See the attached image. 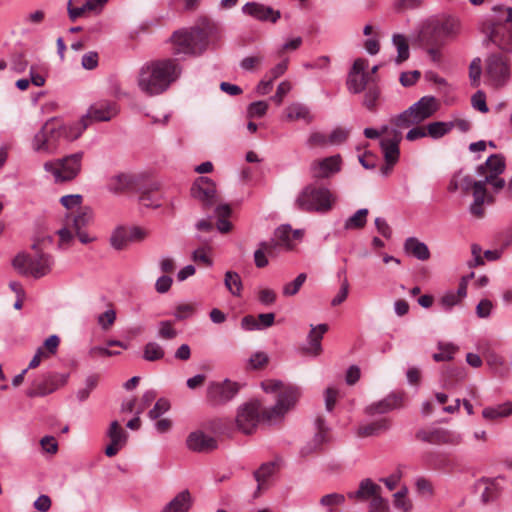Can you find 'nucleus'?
Listing matches in <instances>:
<instances>
[{
	"label": "nucleus",
	"instance_id": "obj_1",
	"mask_svg": "<svg viewBox=\"0 0 512 512\" xmlns=\"http://www.w3.org/2000/svg\"><path fill=\"white\" fill-rule=\"evenodd\" d=\"M182 74V67L173 58H160L146 62L139 70L137 85L148 96L167 91Z\"/></svg>",
	"mask_w": 512,
	"mask_h": 512
},
{
	"label": "nucleus",
	"instance_id": "obj_2",
	"mask_svg": "<svg viewBox=\"0 0 512 512\" xmlns=\"http://www.w3.org/2000/svg\"><path fill=\"white\" fill-rule=\"evenodd\" d=\"M221 38L219 26L207 17H201L190 29L175 31L171 36L173 53L176 55H199L211 41Z\"/></svg>",
	"mask_w": 512,
	"mask_h": 512
},
{
	"label": "nucleus",
	"instance_id": "obj_3",
	"mask_svg": "<svg viewBox=\"0 0 512 512\" xmlns=\"http://www.w3.org/2000/svg\"><path fill=\"white\" fill-rule=\"evenodd\" d=\"M61 204L68 210L77 208L76 212L68 213L65 216L63 227L57 231L59 236L58 246L67 248L71 245L74 235L81 243L88 244L93 241L84 230L92 220V211L88 207H81L82 196L79 194L66 195L60 199Z\"/></svg>",
	"mask_w": 512,
	"mask_h": 512
},
{
	"label": "nucleus",
	"instance_id": "obj_4",
	"mask_svg": "<svg viewBox=\"0 0 512 512\" xmlns=\"http://www.w3.org/2000/svg\"><path fill=\"white\" fill-rule=\"evenodd\" d=\"M53 239L51 236L38 239L32 245V250L35 252L33 256L26 253H19L13 260V266L21 274L31 275L34 278H40L47 275L53 265V257L44 253V249L52 244Z\"/></svg>",
	"mask_w": 512,
	"mask_h": 512
},
{
	"label": "nucleus",
	"instance_id": "obj_5",
	"mask_svg": "<svg viewBox=\"0 0 512 512\" xmlns=\"http://www.w3.org/2000/svg\"><path fill=\"white\" fill-rule=\"evenodd\" d=\"M266 393H278L276 404L263 412V418L268 421H275L284 416L297 402L300 391L296 386L285 385L280 380L269 379L261 383Z\"/></svg>",
	"mask_w": 512,
	"mask_h": 512
},
{
	"label": "nucleus",
	"instance_id": "obj_6",
	"mask_svg": "<svg viewBox=\"0 0 512 512\" xmlns=\"http://www.w3.org/2000/svg\"><path fill=\"white\" fill-rule=\"evenodd\" d=\"M334 194L324 186L309 184L298 194L295 206L305 212L327 213L335 203Z\"/></svg>",
	"mask_w": 512,
	"mask_h": 512
},
{
	"label": "nucleus",
	"instance_id": "obj_7",
	"mask_svg": "<svg viewBox=\"0 0 512 512\" xmlns=\"http://www.w3.org/2000/svg\"><path fill=\"white\" fill-rule=\"evenodd\" d=\"M439 109L438 100L433 96H424L407 110L396 116L392 122L398 128H409L432 117Z\"/></svg>",
	"mask_w": 512,
	"mask_h": 512
},
{
	"label": "nucleus",
	"instance_id": "obj_8",
	"mask_svg": "<svg viewBox=\"0 0 512 512\" xmlns=\"http://www.w3.org/2000/svg\"><path fill=\"white\" fill-rule=\"evenodd\" d=\"M83 155V152H77L56 161H48L44 169L53 174L56 182L71 181L81 171Z\"/></svg>",
	"mask_w": 512,
	"mask_h": 512
},
{
	"label": "nucleus",
	"instance_id": "obj_9",
	"mask_svg": "<svg viewBox=\"0 0 512 512\" xmlns=\"http://www.w3.org/2000/svg\"><path fill=\"white\" fill-rule=\"evenodd\" d=\"M72 134L67 133V128H57L53 123L46 122L38 131L32 141L33 150L36 152L54 153L58 148V140L65 137L69 140Z\"/></svg>",
	"mask_w": 512,
	"mask_h": 512
},
{
	"label": "nucleus",
	"instance_id": "obj_10",
	"mask_svg": "<svg viewBox=\"0 0 512 512\" xmlns=\"http://www.w3.org/2000/svg\"><path fill=\"white\" fill-rule=\"evenodd\" d=\"M265 410L259 400H251L241 405L235 419L237 429L244 434H252L261 421L269 422L263 418Z\"/></svg>",
	"mask_w": 512,
	"mask_h": 512
},
{
	"label": "nucleus",
	"instance_id": "obj_11",
	"mask_svg": "<svg viewBox=\"0 0 512 512\" xmlns=\"http://www.w3.org/2000/svg\"><path fill=\"white\" fill-rule=\"evenodd\" d=\"M485 75L493 86H504L511 75L509 58L500 53L490 54L485 60Z\"/></svg>",
	"mask_w": 512,
	"mask_h": 512
},
{
	"label": "nucleus",
	"instance_id": "obj_12",
	"mask_svg": "<svg viewBox=\"0 0 512 512\" xmlns=\"http://www.w3.org/2000/svg\"><path fill=\"white\" fill-rule=\"evenodd\" d=\"M118 113V107L115 102L102 100L94 103L89 108L87 114L82 117V127L77 126V131L71 135L72 139H77L92 121H109Z\"/></svg>",
	"mask_w": 512,
	"mask_h": 512
},
{
	"label": "nucleus",
	"instance_id": "obj_13",
	"mask_svg": "<svg viewBox=\"0 0 512 512\" xmlns=\"http://www.w3.org/2000/svg\"><path fill=\"white\" fill-rule=\"evenodd\" d=\"M368 68V61L363 58H358L354 61L351 70L348 73L347 88L351 93L359 94L374 84L375 79L370 76L366 71Z\"/></svg>",
	"mask_w": 512,
	"mask_h": 512
},
{
	"label": "nucleus",
	"instance_id": "obj_14",
	"mask_svg": "<svg viewBox=\"0 0 512 512\" xmlns=\"http://www.w3.org/2000/svg\"><path fill=\"white\" fill-rule=\"evenodd\" d=\"M415 437L417 440L433 445L456 446L462 442V436L445 428L419 429Z\"/></svg>",
	"mask_w": 512,
	"mask_h": 512
},
{
	"label": "nucleus",
	"instance_id": "obj_15",
	"mask_svg": "<svg viewBox=\"0 0 512 512\" xmlns=\"http://www.w3.org/2000/svg\"><path fill=\"white\" fill-rule=\"evenodd\" d=\"M238 390V384L228 379L223 382H212L207 388V401L213 406L225 404L238 393Z\"/></svg>",
	"mask_w": 512,
	"mask_h": 512
},
{
	"label": "nucleus",
	"instance_id": "obj_16",
	"mask_svg": "<svg viewBox=\"0 0 512 512\" xmlns=\"http://www.w3.org/2000/svg\"><path fill=\"white\" fill-rule=\"evenodd\" d=\"M329 429L323 417L318 416L314 422V435L300 448L301 457H308L322 450L324 443L328 441Z\"/></svg>",
	"mask_w": 512,
	"mask_h": 512
},
{
	"label": "nucleus",
	"instance_id": "obj_17",
	"mask_svg": "<svg viewBox=\"0 0 512 512\" xmlns=\"http://www.w3.org/2000/svg\"><path fill=\"white\" fill-rule=\"evenodd\" d=\"M382 133H386V136H383L380 141L385 162L388 165L394 166L399 159V143L401 142L402 134L397 129H391L388 126L382 127Z\"/></svg>",
	"mask_w": 512,
	"mask_h": 512
},
{
	"label": "nucleus",
	"instance_id": "obj_18",
	"mask_svg": "<svg viewBox=\"0 0 512 512\" xmlns=\"http://www.w3.org/2000/svg\"><path fill=\"white\" fill-rule=\"evenodd\" d=\"M107 2L108 0H69L67 3L69 19L74 22L88 14L98 15Z\"/></svg>",
	"mask_w": 512,
	"mask_h": 512
},
{
	"label": "nucleus",
	"instance_id": "obj_19",
	"mask_svg": "<svg viewBox=\"0 0 512 512\" xmlns=\"http://www.w3.org/2000/svg\"><path fill=\"white\" fill-rule=\"evenodd\" d=\"M68 377V374H49L42 381L36 382L27 392V395L29 397H37L51 394L60 387H63L67 383Z\"/></svg>",
	"mask_w": 512,
	"mask_h": 512
},
{
	"label": "nucleus",
	"instance_id": "obj_20",
	"mask_svg": "<svg viewBox=\"0 0 512 512\" xmlns=\"http://www.w3.org/2000/svg\"><path fill=\"white\" fill-rule=\"evenodd\" d=\"M342 159L340 155L326 157L321 160H315L311 163V176L315 179L328 178L341 169Z\"/></svg>",
	"mask_w": 512,
	"mask_h": 512
},
{
	"label": "nucleus",
	"instance_id": "obj_21",
	"mask_svg": "<svg viewBox=\"0 0 512 512\" xmlns=\"http://www.w3.org/2000/svg\"><path fill=\"white\" fill-rule=\"evenodd\" d=\"M186 445L193 452L209 453L218 447V442L214 437L201 430H196L188 435Z\"/></svg>",
	"mask_w": 512,
	"mask_h": 512
},
{
	"label": "nucleus",
	"instance_id": "obj_22",
	"mask_svg": "<svg viewBox=\"0 0 512 512\" xmlns=\"http://www.w3.org/2000/svg\"><path fill=\"white\" fill-rule=\"evenodd\" d=\"M404 397V393H392L384 399L367 406L365 413L369 416H373L401 408L404 405Z\"/></svg>",
	"mask_w": 512,
	"mask_h": 512
},
{
	"label": "nucleus",
	"instance_id": "obj_23",
	"mask_svg": "<svg viewBox=\"0 0 512 512\" xmlns=\"http://www.w3.org/2000/svg\"><path fill=\"white\" fill-rule=\"evenodd\" d=\"M474 490L483 504L495 501L501 494V487L495 479L481 478L476 481Z\"/></svg>",
	"mask_w": 512,
	"mask_h": 512
},
{
	"label": "nucleus",
	"instance_id": "obj_24",
	"mask_svg": "<svg viewBox=\"0 0 512 512\" xmlns=\"http://www.w3.org/2000/svg\"><path fill=\"white\" fill-rule=\"evenodd\" d=\"M192 194L206 206H211L216 203L215 184L207 177L199 178L197 183L192 187Z\"/></svg>",
	"mask_w": 512,
	"mask_h": 512
},
{
	"label": "nucleus",
	"instance_id": "obj_25",
	"mask_svg": "<svg viewBox=\"0 0 512 512\" xmlns=\"http://www.w3.org/2000/svg\"><path fill=\"white\" fill-rule=\"evenodd\" d=\"M435 41L454 37L459 33V21L455 18L436 20L431 24Z\"/></svg>",
	"mask_w": 512,
	"mask_h": 512
},
{
	"label": "nucleus",
	"instance_id": "obj_26",
	"mask_svg": "<svg viewBox=\"0 0 512 512\" xmlns=\"http://www.w3.org/2000/svg\"><path fill=\"white\" fill-rule=\"evenodd\" d=\"M243 12L260 21H271L275 23L280 18V11L260 3L250 2L243 6Z\"/></svg>",
	"mask_w": 512,
	"mask_h": 512
},
{
	"label": "nucleus",
	"instance_id": "obj_27",
	"mask_svg": "<svg viewBox=\"0 0 512 512\" xmlns=\"http://www.w3.org/2000/svg\"><path fill=\"white\" fill-rule=\"evenodd\" d=\"M136 178L128 173H118L111 176L107 182V189L114 194L132 191L136 187Z\"/></svg>",
	"mask_w": 512,
	"mask_h": 512
},
{
	"label": "nucleus",
	"instance_id": "obj_28",
	"mask_svg": "<svg viewBox=\"0 0 512 512\" xmlns=\"http://www.w3.org/2000/svg\"><path fill=\"white\" fill-rule=\"evenodd\" d=\"M490 40L499 48L512 51V26L510 24H494L490 31Z\"/></svg>",
	"mask_w": 512,
	"mask_h": 512
},
{
	"label": "nucleus",
	"instance_id": "obj_29",
	"mask_svg": "<svg viewBox=\"0 0 512 512\" xmlns=\"http://www.w3.org/2000/svg\"><path fill=\"white\" fill-rule=\"evenodd\" d=\"M391 427V421L388 418H381L371 423L360 425L357 428L356 434L360 438L371 436H378L381 433L388 431Z\"/></svg>",
	"mask_w": 512,
	"mask_h": 512
},
{
	"label": "nucleus",
	"instance_id": "obj_30",
	"mask_svg": "<svg viewBox=\"0 0 512 512\" xmlns=\"http://www.w3.org/2000/svg\"><path fill=\"white\" fill-rule=\"evenodd\" d=\"M285 113L288 121H303L306 124L314 121V115L311 113L310 108L299 102L288 105Z\"/></svg>",
	"mask_w": 512,
	"mask_h": 512
},
{
	"label": "nucleus",
	"instance_id": "obj_31",
	"mask_svg": "<svg viewBox=\"0 0 512 512\" xmlns=\"http://www.w3.org/2000/svg\"><path fill=\"white\" fill-rule=\"evenodd\" d=\"M505 160L500 154L491 155L484 164L480 165L477 172L481 176L501 175L505 171Z\"/></svg>",
	"mask_w": 512,
	"mask_h": 512
},
{
	"label": "nucleus",
	"instance_id": "obj_32",
	"mask_svg": "<svg viewBox=\"0 0 512 512\" xmlns=\"http://www.w3.org/2000/svg\"><path fill=\"white\" fill-rule=\"evenodd\" d=\"M327 331V324L311 325V330L308 334L309 348L306 349L308 353L317 356L322 352L321 340Z\"/></svg>",
	"mask_w": 512,
	"mask_h": 512
},
{
	"label": "nucleus",
	"instance_id": "obj_33",
	"mask_svg": "<svg viewBox=\"0 0 512 512\" xmlns=\"http://www.w3.org/2000/svg\"><path fill=\"white\" fill-rule=\"evenodd\" d=\"M404 251L421 261H426L430 258L428 246L415 237H409L405 240Z\"/></svg>",
	"mask_w": 512,
	"mask_h": 512
},
{
	"label": "nucleus",
	"instance_id": "obj_34",
	"mask_svg": "<svg viewBox=\"0 0 512 512\" xmlns=\"http://www.w3.org/2000/svg\"><path fill=\"white\" fill-rule=\"evenodd\" d=\"M381 490L379 485L367 478L360 482L358 490L354 493H350L349 497L359 500L374 499V497L381 495Z\"/></svg>",
	"mask_w": 512,
	"mask_h": 512
},
{
	"label": "nucleus",
	"instance_id": "obj_35",
	"mask_svg": "<svg viewBox=\"0 0 512 512\" xmlns=\"http://www.w3.org/2000/svg\"><path fill=\"white\" fill-rule=\"evenodd\" d=\"M191 507V494L188 490L178 493L162 512H188Z\"/></svg>",
	"mask_w": 512,
	"mask_h": 512
},
{
	"label": "nucleus",
	"instance_id": "obj_36",
	"mask_svg": "<svg viewBox=\"0 0 512 512\" xmlns=\"http://www.w3.org/2000/svg\"><path fill=\"white\" fill-rule=\"evenodd\" d=\"M512 414V403L505 402L495 406H489L483 409L482 416L489 421H497L506 418Z\"/></svg>",
	"mask_w": 512,
	"mask_h": 512
},
{
	"label": "nucleus",
	"instance_id": "obj_37",
	"mask_svg": "<svg viewBox=\"0 0 512 512\" xmlns=\"http://www.w3.org/2000/svg\"><path fill=\"white\" fill-rule=\"evenodd\" d=\"M473 197L474 201L470 205V212L477 218H481L484 216V208L483 204L486 198V189H483L482 183L474 182L473 183Z\"/></svg>",
	"mask_w": 512,
	"mask_h": 512
},
{
	"label": "nucleus",
	"instance_id": "obj_38",
	"mask_svg": "<svg viewBox=\"0 0 512 512\" xmlns=\"http://www.w3.org/2000/svg\"><path fill=\"white\" fill-rule=\"evenodd\" d=\"M275 464L272 462L264 463L258 470L254 472L255 480L258 483L257 491L254 497H258L260 490L263 488L266 480L274 473Z\"/></svg>",
	"mask_w": 512,
	"mask_h": 512
},
{
	"label": "nucleus",
	"instance_id": "obj_39",
	"mask_svg": "<svg viewBox=\"0 0 512 512\" xmlns=\"http://www.w3.org/2000/svg\"><path fill=\"white\" fill-rule=\"evenodd\" d=\"M393 44L397 48V57L395 62L401 64L409 58V45L406 37L402 34H394L392 37Z\"/></svg>",
	"mask_w": 512,
	"mask_h": 512
},
{
	"label": "nucleus",
	"instance_id": "obj_40",
	"mask_svg": "<svg viewBox=\"0 0 512 512\" xmlns=\"http://www.w3.org/2000/svg\"><path fill=\"white\" fill-rule=\"evenodd\" d=\"M368 214V209H359L345 221L344 228L346 230L362 229L366 225Z\"/></svg>",
	"mask_w": 512,
	"mask_h": 512
},
{
	"label": "nucleus",
	"instance_id": "obj_41",
	"mask_svg": "<svg viewBox=\"0 0 512 512\" xmlns=\"http://www.w3.org/2000/svg\"><path fill=\"white\" fill-rule=\"evenodd\" d=\"M100 381V375L97 373L90 374L85 378L84 387L80 388L76 397L80 402H83L88 399L90 393L97 387Z\"/></svg>",
	"mask_w": 512,
	"mask_h": 512
},
{
	"label": "nucleus",
	"instance_id": "obj_42",
	"mask_svg": "<svg viewBox=\"0 0 512 512\" xmlns=\"http://www.w3.org/2000/svg\"><path fill=\"white\" fill-rule=\"evenodd\" d=\"M165 355V351L157 342H148L143 348V358L146 361L154 362L161 360Z\"/></svg>",
	"mask_w": 512,
	"mask_h": 512
},
{
	"label": "nucleus",
	"instance_id": "obj_43",
	"mask_svg": "<svg viewBox=\"0 0 512 512\" xmlns=\"http://www.w3.org/2000/svg\"><path fill=\"white\" fill-rule=\"evenodd\" d=\"M292 229L289 225H282L275 230L274 237L277 240V243L285 247L287 250L293 248V243L291 239Z\"/></svg>",
	"mask_w": 512,
	"mask_h": 512
},
{
	"label": "nucleus",
	"instance_id": "obj_44",
	"mask_svg": "<svg viewBox=\"0 0 512 512\" xmlns=\"http://www.w3.org/2000/svg\"><path fill=\"white\" fill-rule=\"evenodd\" d=\"M224 283L226 288L235 296H240L242 291V281L238 273L227 271Z\"/></svg>",
	"mask_w": 512,
	"mask_h": 512
},
{
	"label": "nucleus",
	"instance_id": "obj_45",
	"mask_svg": "<svg viewBox=\"0 0 512 512\" xmlns=\"http://www.w3.org/2000/svg\"><path fill=\"white\" fill-rule=\"evenodd\" d=\"M108 437L110 438V441L114 444H118L120 446H124L127 441V434L126 432L121 428L118 421H113L110 424L109 430H108Z\"/></svg>",
	"mask_w": 512,
	"mask_h": 512
},
{
	"label": "nucleus",
	"instance_id": "obj_46",
	"mask_svg": "<svg viewBox=\"0 0 512 512\" xmlns=\"http://www.w3.org/2000/svg\"><path fill=\"white\" fill-rule=\"evenodd\" d=\"M306 278L307 275L305 273H300L293 281L283 286L282 294L286 297L296 295L306 281Z\"/></svg>",
	"mask_w": 512,
	"mask_h": 512
},
{
	"label": "nucleus",
	"instance_id": "obj_47",
	"mask_svg": "<svg viewBox=\"0 0 512 512\" xmlns=\"http://www.w3.org/2000/svg\"><path fill=\"white\" fill-rule=\"evenodd\" d=\"M427 136L438 139L449 133V125L447 122H432L426 126Z\"/></svg>",
	"mask_w": 512,
	"mask_h": 512
},
{
	"label": "nucleus",
	"instance_id": "obj_48",
	"mask_svg": "<svg viewBox=\"0 0 512 512\" xmlns=\"http://www.w3.org/2000/svg\"><path fill=\"white\" fill-rule=\"evenodd\" d=\"M380 96V89L376 84L368 86L364 95L363 105L370 111L375 110L376 102Z\"/></svg>",
	"mask_w": 512,
	"mask_h": 512
},
{
	"label": "nucleus",
	"instance_id": "obj_49",
	"mask_svg": "<svg viewBox=\"0 0 512 512\" xmlns=\"http://www.w3.org/2000/svg\"><path fill=\"white\" fill-rule=\"evenodd\" d=\"M140 203L145 207H160L162 205L161 195L158 191H145L140 195Z\"/></svg>",
	"mask_w": 512,
	"mask_h": 512
},
{
	"label": "nucleus",
	"instance_id": "obj_50",
	"mask_svg": "<svg viewBox=\"0 0 512 512\" xmlns=\"http://www.w3.org/2000/svg\"><path fill=\"white\" fill-rule=\"evenodd\" d=\"M438 348L440 352L433 354V359L436 362L452 360L454 353L457 351V348L453 344L439 343Z\"/></svg>",
	"mask_w": 512,
	"mask_h": 512
},
{
	"label": "nucleus",
	"instance_id": "obj_51",
	"mask_svg": "<svg viewBox=\"0 0 512 512\" xmlns=\"http://www.w3.org/2000/svg\"><path fill=\"white\" fill-rule=\"evenodd\" d=\"M424 0H394L393 9L402 13L407 10H414L423 5Z\"/></svg>",
	"mask_w": 512,
	"mask_h": 512
},
{
	"label": "nucleus",
	"instance_id": "obj_52",
	"mask_svg": "<svg viewBox=\"0 0 512 512\" xmlns=\"http://www.w3.org/2000/svg\"><path fill=\"white\" fill-rule=\"evenodd\" d=\"M407 489L403 488L394 494V505L403 512H410L412 503L406 498Z\"/></svg>",
	"mask_w": 512,
	"mask_h": 512
},
{
	"label": "nucleus",
	"instance_id": "obj_53",
	"mask_svg": "<svg viewBox=\"0 0 512 512\" xmlns=\"http://www.w3.org/2000/svg\"><path fill=\"white\" fill-rule=\"evenodd\" d=\"M481 73V60L480 58H475L472 60L469 66V78L471 80L472 86L477 87L479 85Z\"/></svg>",
	"mask_w": 512,
	"mask_h": 512
},
{
	"label": "nucleus",
	"instance_id": "obj_54",
	"mask_svg": "<svg viewBox=\"0 0 512 512\" xmlns=\"http://www.w3.org/2000/svg\"><path fill=\"white\" fill-rule=\"evenodd\" d=\"M170 409V402L165 398H160L154 407L149 411L148 416L151 419H157Z\"/></svg>",
	"mask_w": 512,
	"mask_h": 512
},
{
	"label": "nucleus",
	"instance_id": "obj_55",
	"mask_svg": "<svg viewBox=\"0 0 512 512\" xmlns=\"http://www.w3.org/2000/svg\"><path fill=\"white\" fill-rule=\"evenodd\" d=\"M158 336L164 340H171L177 336V331L170 321H161L159 323Z\"/></svg>",
	"mask_w": 512,
	"mask_h": 512
},
{
	"label": "nucleus",
	"instance_id": "obj_56",
	"mask_svg": "<svg viewBox=\"0 0 512 512\" xmlns=\"http://www.w3.org/2000/svg\"><path fill=\"white\" fill-rule=\"evenodd\" d=\"M307 143L310 147H326L330 145L329 136L321 132H313L309 135Z\"/></svg>",
	"mask_w": 512,
	"mask_h": 512
},
{
	"label": "nucleus",
	"instance_id": "obj_57",
	"mask_svg": "<svg viewBox=\"0 0 512 512\" xmlns=\"http://www.w3.org/2000/svg\"><path fill=\"white\" fill-rule=\"evenodd\" d=\"M345 501V497L343 494L339 493H331L324 495L320 499V504L326 507H333V506H339L342 505Z\"/></svg>",
	"mask_w": 512,
	"mask_h": 512
},
{
	"label": "nucleus",
	"instance_id": "obj_58",
	"mask_svg": "<svg viewBox=\"0 0 512 512\" xmlns=\"http://www.w3.org/2000/svg\"><path fill=\"white\" fill-rule=\"evenodd\" d=\"M116 320V312L109 309L98 316V324L103 330H108Z\"/></svg>",
	"mask_w": 512,
	"mask_h": 512
},
{
	"label": "nucleus",
	"instance_id": "obj_59",
	"mask_svg": "<svg viewBox=\"0 0 512 512\" xmlns=\"http://www.w3.org/2000/svg\"><path fill=\"white\" fill-rule=\"evenodd\" d=\"M499 176L500 175L485 176L483 180H478L477 182L482 183L483 189H486V184H490L495 192H498L505 187V180Z\"/></svg>",
	"mask_w": 512,
	"mask_h": 512
},
{
	"label": "nucleus",
	"instance_id": "obj_60",
	"mask_svg": "<svg viewBox=\"0 0 512 512\" xmlns=\"http://www.w3.org/2000/svg\"><path fill=\"white\" fill-rule=\"evenodd\" d=\"M268 104L265 101H256L249 105L248 115L249 117H262L266 114Z\"/></svg>",
	"mask_w": 512,
	"mask_h": 512
},
{
	"label": "nucleus",
	"instance_id": "obj_61",
	"mask_svg": "<svg viewBox=\"0 0 512 512\" xmlns=\"http://www.w3.org/2000/svg\"><path fill=\"white\" fill-rule=\"evenodd\" d=\"M368 512H389L388 502L380 495L371 499Z\"/></svg>",
	"mask_w": 512,
	"mask_h": 512
},
{
	"label": "nucleus",
	"instance_id": "obj_62",
	"mask_svg": "<svg viewBox=\"0 0 512 512\" xmlns=\"http://www.w3.org/2000/svg\"><path fill=\"white\" fill-rule=\"evenodd\" d=\"M472 106L479 110L480 112L482 113H486L488 112V106L486 104V96H485V93L482 92V91H477L473 96H472Z\"/></svg>",
	"mask_w": 512,
	"mask_h": 512
},
{
	"label": "nucleus",
	"instance_id": "obj_63",
	"mask_svg": "<svg viewBox=\"0 0 512 512\" xmlns=\"http://www.w3.org/2000/svg\"><path fill=\"white\" fill-rule=\"evenodd\" d=\"M99 56L95 51H90L82 57V67L87 70H93L98 66Z\"/></svg>",
	"mask_w": 512,
	"mask_h": 512
},
{
	"label": "nucleus",
	"instance_id": "obj_64",
	"mask_svg": "<svg viewBox=\"0 0 512 512\" xmlns=\"http://www.w3.org/2000/svg\"><path fill=\"white\" fill-rule=\"evenodd\" d=\"M292 89V85L289 81H283L281 82L276 90L275 95L272 97V99L280 105L283 102L284 97L290 92Z\"/></svg>",
	"mask_w": 512,
	"mask_h": 512
}]
</instances>
